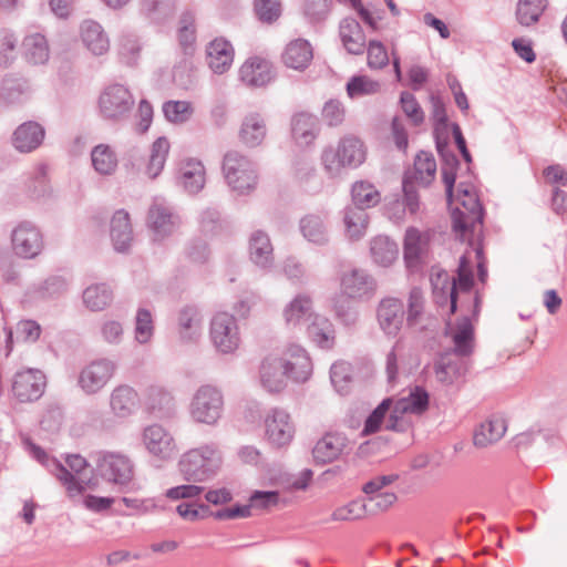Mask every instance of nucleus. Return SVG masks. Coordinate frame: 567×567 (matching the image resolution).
Masks as SVG:
<instances>
[{
  "instance_id": "1",
  "label": "nucleus",
  "mask_w": 567,
  "mask_h": 567,
  "mask_svg": "<svg viewBox=\"0 0 567 567\" xmlns=\"http://www.w3.org/2000/svg\"><path fill=\"white\" fill-rule=\"evenodd\" d=\"M223 464V454L215 443L203 444L185 452L178 467L187 481L203 483L214 477Z\"/></svg>"
},
{
  "instance_id": "2",
  "label": "nucleus",
  "mask_w": 567,
  "mask_h": 567,
  "mask_svg": "<svg viewBox=\"0 0 567 567\" xmlns=\"http://www.w3.org/2000/svg\"><path fill=\"white\" fill-rule=\"evenodd\" d=\"M456 207L452 210L453 229L462 237L482 233L484 210L478 196L471 185L457 186Z\"/></svg>"
},
{
  "instance_id": "3",
  "label": "nucleus",
  "mask_w": 567,
  "mask_h": 567,
  "mask_svg": "<svg viewBox=\"0 0 567 567\" xmlns=\"http://www.w3.org/2000/svg\"><path fill=\"white\" fill-rule=\"evenodd\" d=\"M367 157L363 142L352 135L344 136L336 148L328 147L322 152L321 161L324 171L331 177L339 176L344 168L359 167Z\"/></svg>"
},
{
  "instance_id": "4",
  "label": "nucleus",
  "mask_w": 567,
  "mask_h": 567,
  "mask_svg": "<svg viewBox=\"0 0 567 567\" xmlns=\"http://www.w3.org/2000/svg\"><path fill=\"white\" fill-rule=\"evenodd\" d=\"M430 396L422 386H413L408 395L395 402L392 401V410L385 427L388 431L404 432L411 426L409 415H422L429 409Z\"/></svg>"
},
{
  "instance_id": "5",
  "label": "nucleus",
  "mask_w": 567,
  "mask_h": 567,
  "mask_svg": "<svg viewBox=\"0 0 567 567\" xmlns=\"http://www.w3.org/2000/svg\"><path fill=\"white\" fill-rule=\"evenodd\" d=\"M223 173L228 186L238 195H247L257 186L258 176L255 164L237 151L225 154Z\"/></svg>"
},
{
  "instance_id": "6",
  "label": "nucleus",
  "mask_w": 567,
  "mask_h": 567,
  "mask_svg": "<svg viewBox=\"0 0 567 567\" xmlns=\"http://www.w3.org/2000/svg\"><path fill=\"white\" fill-rule=\"evenodd\" d=\"M51 473L65 487L70 497L82 494L91 486V477L89 475V463L80 454L68 455L65 465L58 460L51 461Z\"/></svg>"
},
{
  "instance_id": "7",
  "label": "nucleus",
  "mask_w": 567,
  "mask_h": 567,
  "mask_svg": "<svg viewBox=\"0 0 567 567\" xmlns=\"http://www.w3.org/2000/svg\"><path fill=\"white\" fill-rule=\"evenodd\" d=\"M224 411L221 392L212 385L200 386L189 404V415L196 423L216 425Z\"/></svg>"
},
{
  "instance_id": "8",
  "label": "nucleus",
  "mask_w": 567,
  "mask_h": 567,
  "mask_svg": "<svg viewBox=\"0 0 567 567\" xmlns=\"http://www.w3.org/2000/svg\"><path fill=\"white\" fill-rule=\"evenodd\" d=\"M135 100L130 90L122 84L106 86L99 96V113L107 121L121 122L128 117Z\"/></svg>"
},
{
  "instance_id": "9",
  "label": "nucleus",
  "mask_w": 567,
  "mask_h": 567,
  "mask_svg": "<svg viewBox=\"0 0 567 567\" xmlns=\"http://www.w3.org/2000/svg\"><path fill=\"white\" fill-rule=\"evenodd\" d=\"M96 468L103 480L120 487L127 486L134 476L132 461L121 453L106 452L101 454Z\"/></svg>"
},
{
  "instance_id": "10",
  "label": "nucleus",
  "mask_w": 567,
  "mask_h": 567,
  "mask_svg": "<svg viewBox=\"0 0 567 567\" xmlns=\"http://www.w3.org/2000/svg\"><path fill=\"white\" fill-rule=\"evenodd\" d=\"M11 247L14 255L20 258H35L44 247L40 228L28 220L19 223L11 231Z\"/></svg>"
},
{
  "instance_id": "11",
  "label": "nucleus",
  "mask_w": 567,
  "mask_h": 567,
  "mask_svg": "<svg viewBox=\"0 0 567 567\" xmlns=\"http://www.w3.org/2000/svg\"><path fill=\"white\" fill-rule=\"evenodd\" d=\"M45 385L42 371L31 368L19 370L11 380V394L21 403L34 402L43 395Z\"/></svg>"
},
{
  "instance_id": "12",
  "label": "nucleus",
  "mask_w": 567,
  "mask_h": 567,
  "mask_svg": "<svg viewBox=\"0 0 567 567\" xmlns=\"http://www.w3.org/2000/svg\"><path fill=\"white\" fill-rule=\"evenodd\" d=\"M116 369V362L111 359L93 360L81 370L78 383L86 394H95L109 383Z\"/></svg>"
},
{
  "instance_id": "13",
  "label": "nucleus",
  "mask_w": 567,
  "mask_h": 567,
  "mask_svg": "<svg viewBox=\"0 0 567 567\" xmlns=\"http://www.w3.org/2000/svg\"><path fill=\"white\" fill-rule=\"evenodd\" d=\"M210 339L221 353L234 352L240 343L239 330L234 316L218 312L210 322Z\"/></svg>"
},
{
  "instance_id": "14",
  "label": "nucleus",
  "mask_w": 567,
  "mask_h": 567,
  "mask_svg": "<svg viewBox=\"0 0 567 567\" xmlns=\"http://www.w3.org/2000/svg\"><path fill=\"white\" fill-rule=\"evenodd\" d=\"M143 444L147 452L162 461L174 458L178 447L173 434L159 424H152L143 431Z\"/></svg>"
},
{
  "instance_id": "15",
  "label": "nucleus",
  "mask_w": 567,
  "mask_h": 567,
  "mask_svg": "<svg viewBox=\"0 0 567 567\" xmlns=\"http://www.w3.org/2000/svg\"><path fill=\"white\" fill-rule=\"evenodd\" d=\"M377 321L385 336L396 337L406 321L403 301L394 297L381 299L377 307Z\"/></svg>"
},
{
  "instance_id": "16",
  "label": "nucleus",
  "mask_w": 567,
  "mask_h": 567,
  "mask_svg": "<svg viewBox=\"0 0 567 567\" xmlns=\"http://www.w3.org/2000/svg\"><path fill=\"white\" fill-rule=\"evenodd\" d=\"M142 404L147 413L157 419H168L176 412V400L172 391L162 384L146 386Z\"/></svg>"
},
{
  "instance_id": "17",
  "label": "nucleus",
  "mask_w": 567,
  "mask_h": 567,
  "mask_svg": "<svg viewBox=\"0 0 567 567\" xmlns=\"http://www.w3.org/2000/svg\"><path fill=\"white\" fill-rule=\"evenodd\" d=\"M266 436L278 447L288 445L295 436V424L290 414L282 409L270 410L265 417Z\"/></svg>"
},
{
  "instance_id": "18",
  "label": "nucleus",
  "mask_w": 567,
  "mask_h": 567,
  "mask_svg": "<svg viewBox=\"0 0 567 567\" xmlns=\"http://www.w3.org/2000/svg\"><path fill=\"white\" fill-rule=\"evenodd\" d=\"M340 289L350 299L370 298L377 290V281L363 269H351L341 275Z\"/></svg>"
},
{
  "instance_id": "19",
  "label": "nucleus",
  "mask_w": 567,
  "mask_h": 567,
  "mask_svg": "<svg viewBox=\"0 0 567 567\" xmlns=\"http://www.w3.org/2000/svg\"><path fill=\"white\" fill-rule=\"evenodd\" d=\"M147 225L156 239L172 235L179 226V217L163 200H154L148 209Z\"/></svg>"
},
{
  "instance_id": "20",
  "label": "nucleus",
  "mask_w": 567,
  "mask_h": 567,
  "mask_svg": "<svg viewBox=\"0 0 567 567\" xmlns=\"http://www.w3.org/2000/svg\"><path fill=\"white\" fill-rule=\"evenodd\" d=\"M467 361L455 353H443L433 363V372L439 383L454 385L460 383L467 372Z\"/></svg>"
},
{
  "instance_id": "21",
  "label": "nucleus",
  "mask_w": 567,
  "mask_h": 567,
  "mask_svg": "<svg viewBox=\"0 0 567 567\" xmlns=\"http://www.w3.org/2000/svg\"><path fill=\"white\" fill-rule=\"evenodd\" d=\"M348 436L338 431L327 432L312 449V456L318 464H328L340 458L348 449Z\"/></svg>"
},
{
  "instance_id": "22",
  "label": "nucleus",
  "mask_w": 567,
  "mask_h": 567,
  "mask_svg": "<svg viewBox=\"0 0 567 567\" xmlns=\"http://www.w3.org/2000/svg\"><path fill=\"white\" fill-rule=\"evenodd\" d=\"M142 399L137 391L128 384L115 386L110 394V409L117 419H127L140 408Z\"/></svg>"
},
{
  "instance_id": "23",
  "label": "nucleus",
  "mask_w": 567,
  "mask_h": 567,
  "mask_svg": "<svg viewBox=\"0 0 567 567\" xmlns=\"http://www.w3.org/2000/svg\"><path fill=\"white\" fill-rule=\"evenodd\" d=\"M431 285L433 288V297L435 302L440 306H449L450 313L456 311V280L450 277L445 270H432Z\"/></svg>"
},
{
  "instance_id": "24",
  "label": "nucleus",
  "mask_w": 567,
  "mask_h": 567,
  "mask_svg": "<svg viewBox=\"0 0 567 567\" xmlns=\"http://www.w3.org/2000/svg\"><path fill=\"white\" fill-rule=\"evenodd\" d=\"M279 499L278 492H256L250 505H235L233 507L212 512L210 515L219 520L244 518L250 516L251 507H269L276 505Z\"/></svg>"
},
{
  "instance_id": "25",
  "label": "nucleus",
  "mask_w": 567,
  "mask_h": 567,
  "mask_svg": "<svg viewBox=\"0 0 567 567\" xmlns=\"http://www.w3.org/2000/svg\"><path fill=\"white\" fill-rule=\"evenodd\" d=\"M240 80L248 86L260 87L274 79L271 64L260 58L248 59L239 70Z\"/></svg>"
},
{
  "instance_id": "26",
  "label": "nucleus",
  "mask_w": 567,
  "mask_h": 567,
  "mask_svg": "<svg viewBox=\"0 0 567 567\" xmlns=\"http://www.w3.org/2000/svg\"><path fill=\"white\" fill-rule=\"evenodd\" d=\"M287 358L282 359L288 378L296 382H305L312 372V364L306 350L299 346H292L287 351Z\"/></svg>"
},
{
  "instance_id": "27",
  "label": "nucleus",
  "mask_w": 567,
  "mask_h": 567,
  "mask_svg": "<svg viewBox=\"0 0 567 567\" xmlns=\"http://www.w3.org/2000/svg\"><path fill=\"white\" fill-rule=\"evenodd\" d=\"M206 172L200 161L188 158L181 163L178 168V184L188 193L197 194L205 186Z\"/></svg>"
},
{
  "instance_id": "28",
  "label": "nucleus",
  "mask_w": 567,
  "mask_h": 567,
  "mask_svg": "<svg viewBox=\"0 0 567 567\" xmlns=\"http://www.w3.org/2000/svg\"><path fill=\"white\" fill-rule=\"evenodd\" d=\"M260 383L268 392H280L288 378L284 361L280 358L267 357L260 365Z\"/></svg>"
},
{
  "instance_id": "29",
  "label": "nucleus",
  "mask_w": 567,
  "mask_h": 567,
  "mask_svg": "<svg viewBox=\"0 0 567 567\" xmlns=\"http://www.w3.org/2000/svg\"><path fill=\"white\" fill-rule=\"evenodd\" d=\"M44 134V128L39 123L24 122L13 132L12 143L17 151L30 153L42 144Z\"/></svg>"
},
{
  "instance_id": "30",
  "label": "nucleus",
  "mask_w": 567,
  "mask_h": 567,
  "mask_svg": "<svg viewBox=\"0 0 567 567\" xmlns=\"http://www.w3.org/2000/svg\"><path fill=\"white\" fill-rule=\"evenodd\" d=\"M430 244V231L409 227L403 241V255L406 264H417L426 255Z\"/></svg>"
},
{
  "instance_id": "31",
  "label": "nucleus",
  "mask_w": 567,
  "mask_h": 567,
  "mask_svg": "<svg viewBox=\"0 0 567 567\" xmlns=\"http://www.w3.org/2000/svg\"><path fill=\"white\" fill-rule=\"evenodd\" d=\"M447 334L454 344L453 351L449 353H455L464 359L472 354L474 350V328L467 317L462 318L455 327H449Z\"/></svg>"
},
{
  "instance_id": "32",
  "label": "nucleus",
  "mask_w": 567,
  "mask_h": 567,
  "mask_svg": "<svg viewBox=\"0 0 567 567\" xmlns=\"http://www.w3.org/2000/svg\"><path fill=\"white\" fill-rule=\"evenodd\" d=\"M80 31L83 44L94 55H102L109 51V37L99 22L85 20L82 22Z\"/></svg>"
},
{
  "instance_id": "33",
  "label": "nucleus",
  "mask_w": 567,
  "mask_h": 567,
  "mask_svg": "<svg viewBox=\"0 0 567 567\" xmlns=\"http://www.w3.org/2000/svg\"><path fill=\"white\" fill-rule=\"evenodd\" d=\"M267 135L265 117L258 112L248 113L239 131L240 141L248 147L259 146Z\"/></svg>"
},
{
  "instance_id": "34",
  "label": "nucleus",
  "mask_w": 567,
  "mask_h": 567,
  "mask_svg": "<svg viewBox=\"0 0 567 567\" xmlns=\"http://www.w3.org/2000/svg\"><path fill=\"white\" fill-rule=\"evenodd\" d=\"M249 258L258 267L262 269L270 268L274 264V247L269 236L256 230L249 239Z\"/></svg>"
},
{
  "instance_id": "35",
  "label": "nucleus",
  "mask_w": 567,
  "mask_h": 567,
  "mask_svg": "<svg viewBox=\"0 0 567 567\" xmlns=\"http://www.w3.org/2000/svg\"><path fill=\"white\" fill-rule=\"evenodd\" d=\"M111 239L117 251H125L133 241V230L130 215L124 209L114 213L111 219Z\"/></svg>"
},
{
  "instance_id": "36",
  "label": "nucleus",
  "mask_w": 567,
  "mask_h": 567,
  "mask_svg": "<svg viewBox=\"0 0 567 567\" xmlns=\"http://www.w3.org/2000/svg\"><path fill=\"white\" fill-rule=\"evenodd\" d=\"M179 338L184 342H196L202 336L203 319L197 308H183L177 318Z\"/></svg>"
},
{
  "instance_id": "37",
  "label": "nucleus",
  "mask_w": 567,
  "mask_h": 567,
  "mask_svg": "<svg viewBox=\"0 0 567 567\" xmlns=\"http://www.w3.org/2000/svg\"><path fill=\"white\" fill-rule=\"evenodd\" d=\"M315 316L312 300L307 295L296 296L284 309V318L289 327H297L311 321Z\"/></svg>"
},
{
  "instance_id": "38",
  "label": "nucleus",
  "mask_w": 567,
  "mask_h": 567,
  "mask_svg": "<svg viewBox=\"0 0 567 567\" xmlns=\"http://www.w3.org/2000/svg\"><path fill=\"white\" fill-rule=\"evenodd\" d=\"M313 58L312 47L305 39L291 41L282 54L285 65L295 70H305Z\"/></svg>"
},
{
  "instance_id": "39",
  "label": "nucleus",
  "mask_w": 567,
  "mask_h": 567,
  "mask_svg": "<svg viewBox=\"0 0 567 567\" xmlns=\"http://www.w3.org/2000/svg\"><path fill=\"white\" fill-rule=\"evenodd\" d=\"M234 58L231 44L224 39H215L207 47V62L215 73L227 71Z\"/></svg>"
},
{
  "instance_id": "40",
  "label": "nucleus",
  "mask_w": 567,
  "mask_h": 567,
  "mask_svg": "<svg viewBox=\"0 0 567 567\" xmlns=\"http://www.w3.org/2000/svg\"><path fill=\"white\" fill-rule=\"evenodd\" d=\"M300 231L305 239L315 245L329 243V231L324 217L319 214H308L300 219Z\"/></svg>"
},
{
  "instance_id": "41",
  "label": "nucleus",
  "mask_w": 567,
  "mask_h": 567,
  "mask_svg": "<svg viewBox=\"0 0 567 567\" xmlns=\"http://www.w3.org/2000/svg\"><path fill=\"white\" fill-rule=\"evenodd\" d=\"M91 163L99 175L111 176L117 171L118 157L111 145L101 143L92 148Z\"/></svg>"
},
{
  "instance_id": "42",
  "label": "nucleus",
  "mask_w": 567,
  "mask_h": 567,
  "mask_svg": "<svg viewBox=\"0 0 567 567\" xmlns=\"http://www.w3.org/2000/svg\"><path fill=\"white\" fill-rule=\"evenodd\" d=\"M370 256L377 265L389 267L398 259V244L388 236H375L370 240Z\"/></svg>"
},
{
  "instance_id": "43",
  "label": "nucleus",
  "mask_w": 567,
  "mask_h": 567,
  "mask_svg": "<svg viewBox=\"0 0 567 567\" xmlns=\"http://www.w3.org/2000/svg\"><path fill=\"white\" fill-rule=\"evenodd\" d=\"M340 37L349 53H363L365 48V37L357 20L352 18L343 19L340 23Z\"/></svg>"
},
{
  "instance_id": "44",
  "label": "nucleus",
  "mask_w": 567,
  "mask_h": 567,
  "mask_svg": "<svg viewBox=\"0 0 567 567\" xmlns=\"http://www.w3.org/2000/svg\"><path fill=\"white\" fill-rule=\"evenodd\" d=\"M506 429V422L501 417H493L483 422L474 432V445L486 447L497 442L504 436Z\"/></svg>"
},
{
  "instance_id": "45",
  "label": "nucleus",
  "mask_w": 567,
  "mask_h": 567,
  "mask_svg": "<svg viewBox=\"0 0 567 567\" xmlns=\"http://www.w3.org/2000/svg\"><path fill=\"white\" fill-rule=\"evenodd\" d=\"M436 173V162L431 153L421 152L414 159L413 171L408 172L405 176L412 184L415 182L422 186H427L434 179Z\"/></svg>"
},
{
  "instance_id": "46",
  "label": "nucleus",
  "mask_w": 567,
  "mask_h": 567,
  "mask_svg": "<svg viewBox=\"0 0 567 567\" xmlns=\"http://www.w3.org/2000/svg\"><path fill=\"white\" fill-rule=\"evenodd\" d=\"M309 338L322 349H331L334 344L333 324L324 317L316 315L307 326Z\"/></svg>"
},
{
  "instance_id": "47",
  "label": "nucleus",
  "mask_w": 567,
  "mask_h": 567,
  "mask_svg": "<svg viewBox=\"0 0 567 567\" xmlns=\"http://www.w3.org/2000/svg\"><path fill=\"white\" fill-rule=\"evenodd\" d=\"M317 120L315 116L300 113L293 116L291 131L295 141L302 146H307L316 138Z\"/></svg>"
},
{
  "instance_id": "48",
  "label": "nucleus",
  "mask_w": 567,
  "mask_h": 567,
  "mask_svg": "<svg viewBox=\"0 0 567 567\" xmlns=\"http://www.w3.org/2000/svg\"><path fill=\"white\" fill-rule=\"evenodd\" d=\"M343 221L346 234L351 240H358L364 236L369 223L368 214L359 207H347Z\"/></svg>"
},
{
  "instance_id": "49",
  "label": "nucleus",
  "mask_w": 567,
  "mask_h": 567,
  "mask_svg": "<svg viewBox=\"0 0 567 567\" xmlns=\"http://www.w3.org/2000/svg\"><path fill=\"white\" fill-rule=\"evenodd\" d=\"M23 53L28 62L43 64L49 60L50 50L47 39L40 34H31L23 40Z\"/></svg>"
},
{
  "instance_id": "50",
  "label": "nucleus",
  "mask_w": 567,
  "mask_h": 567,
  "mask_svg": "<svg viewBox=\"0 0 567 567\" xmlns=\"http://www.w3.org/2000/svg\"><path fill=\"white\" fill-rule=\"evenodd\" d=\"M113 300V292L105 284L89 286L83 291V302L92 311L105 309Z\"/></svg>"
},
{
  "instance_id": "51",
  "label": "nucleus",
  "mask_w": 567,
  "mask_h": 567,
  "mask_svg": "<svg viewBox=\"0 0 567 567\" xmlns=\"http://www.w3.org/2000/svg\"><path fill=\"white\" fill-rule=\"evenodd\" d=\"M25 188L30 197L38 199L50 194L51 187L48 178V166L38 164L25 182Z\"/></svg>"
},
{
  "instance_id": "52",
  "label": "nucleus",
  "mask_w": 567,
  "mask_h": 567,
  "mask_svg": "<svg viewBox=\"0 0 567 567\" xmlns=\"http://www.w3.org/2000/svg\"><path fill=\"white\" fill-rule=\"evenodd\" d=\"M169 152V142L166 137H158L152 144L151 155L146 167V174L156 178L163 171Z\"/></svg>"
},
{
  "instance_id": "53",
  "label": "nucleus",
  "mask_w": 567,
  "mask_h": 567,
  "mask_svg": "<svg viewBox=\"0 0 567 567\" xmlns=\"http://www.w3.org/2000/svg\"><path fill=\"white\" fill-rule=\"evenodd\" d=\"M547 7V0H519L516 18L519 24L529 27L536 23Z\"/></svg>"
},
{
  "instance_id": "54",
  "label": "nucleus",
  "mask_w": 567,
  "mask_h": 567,
  "mask_svg": "<svg viewBox=\"0 0 567 567\" xmlns=\"http://www.w3.org/2000/svg\"><path fill=\"white\" fill-rule=\"evenodd\" d=\"M142 45L136 35L132 33H124L120 37L117 42V54L124 64L133 66L137 63L141 56Z\"/></svg>"
},
{
  "instance_id": "55",
  "label": "nucleus",
  "mask_w": 567,
  "mask_h": 567,
  "mask_svg": "<svg viewBox=\"0 0 567 567\" xmlns=\"http://www.w3.org/2000/svg\"><path fill=\"white\" fill-rule=\"evenodd\" d=\"M352 200L354 206L365 210V208L375 206L380 202V194L375 189L374 185L359 181L352 186Z\"/></svg>"
},
{
  "instance_id": "56",
  "label": "nucleus",
  "mask_w": 567,
  "mask_h": 567,
  "mask_svg": "<svg viewBox=\"0 0 567 567\" xmlns=\"http://www.w3.org/2000/svg\"><path fill=\"white\" fill-rule=\"evenodd\" d=\"M162 111L165 118L173 124H184L188 122L194 114V106L189 101H166Z\"/></svg>"
},
{
  "instance_id": "57",
  "label": "nucleus",
  "mask_w": 567,
  "mask_h": 567,
  "mask_svg": "<svg viewBox=\"0 0 567 567\" xmlns=\"http://www.w3.org/2000/svg\"><path fill=\"white\" fill-rule=\"evenodd\" d=\"M392 410V399H384L367 417L361 434L363 436L374 434L382 427H385L388 420L385 421L386 414Z\"/></svg>"
},
{
  "instance_id": "58",
  "label": "nucleus",
  "mask_w": 567,
  "mask_h": 567,
  "mask_svg": "<svg viewBox=\"0 0 567 567\" xmlns=\"http://www.w3.org/2000/svg\"><path fill=\"white\" fill-rule=\"evenodd\" d=\"M140 4L142 13L156 22L171 16L175 9L174 0H141Z\"/></svg>"
},
{
  "instance_id": "59",
  "label": "nucleus",
  "mask_w": 567,
  "mask_h": 567,
  "mask_svg": "<svg viewBox=\"0 0 567 567\" xmlns=\"http://www.w3.org/2000/svg\"><path fill=\"white\" fill-rule=\"evenodd\" d=\"M425 298L423 291L414 287L410 290L405 310L406 323L410 327L417 324L424 313Z\"/></svg>"
},
{
  "instance_id": "60",
  "label": "nucleus",
  "mask_w": 567,
  "mask_h": 567,
  "mask_svg": "<svg viewBox=\"0 0 567 567\" xmlns=\"http://www.w3.org/2000/svg\"><path fill=\"white\" fill-rule=\"evenodd\" d=\"M380 89V83L367 75L352 76L347 83V93L351 99L375 94Z\"/></svg>"
},
{
  "instance_id": "61",
  "label": "nucleus",
  "mask_w": 567,
  "mask_h": 567,
  "mask_svg": "<svg viewBox=\"0 0 567 567\" xmlns=\"http://www.w3.org/2000/svg\"><path fill=\"white\" fill-rule=\"evenodd\" d=\"M330 380L337 392L348 393L352 381L350 363L344 361L333 363L330 369Z\"/></svg>"
},
{
  "instance_id": "62",
  "label": "nucleus",
  "mask_w": 567,
  "mask_h": 567,
  "mask_svg": "<svg viewBox=\"0 0 567 567\" xmlns=\"http://www.w3.org/2000/svg\"><path fill=\"white\" fill-rule=\"evenodd\" d=\"M368 515V504L362 499H354L340 506L331 514L332 520H357Z\"/></svg>"
},
{
  "instance_id": "63",
  "label": "nucleus",
  "mask_w": 567,
  "mask_h": 567,
  "mask_svg": "<svg viewBox=\"0 0 567 567\" xmlns=\"http://www.w3.org/2000/svg\"><path fill=\"white\" fill-rule=\"evenodd\" d=\"M135 340L141 343H147L154 333L153 317L150 310L140 308L135 318Z\"/></svg>"
},
{
  "instance_id": "64",
  "label": "nucleus",
  "mask_w": 567,
  "mask_h": 567,
  "mask_svg": "<svg viewBox=\"0 0 567 567\" xmlns=\"http://www.w3.org/2000/svg\"><path fill=\"white\" fill-rule=\"evenodd\" d=\"M254 8L258 19L266 23L276 21L282 11L280 0H255Z\"/></svg>"
}]
</instances>
